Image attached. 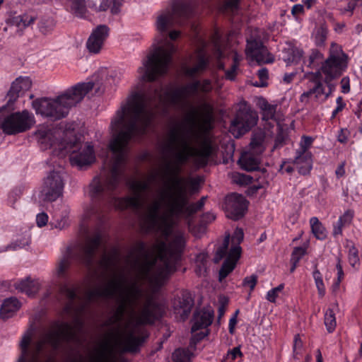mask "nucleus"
<instances>
[{
	"mask_svg": "<svg viewBox=\"0 0 362 362\" xmlns=\"http://www.w3.org/2000/svg\"><path fill=\"white\" fill-rule=\"evenodd\" d=\"M303 347V341L299 335H296L293 340V353L295 355L299 354Z\"/></svg>",
	"mask_w": 362,
	"mask_h": 362,
	"instance_id": "nucleus-51",
	"label": "nucleus"
},
{
	"mask_svg": "<svg viewBox=\"0 0 362 362\" xmlns=\"http://www.w3.org/2000/svg\"><path fill=\"white\" fill-rule=\"evenodd\" d=\"M305 254V249L304 247H296L292 252L291 261L298 262Z\"/></svg>",
	"mask_w": 362,
	"mask_h": 362,
	"instance_id": "nucleus-48",
	"label": "nucleus"
},
{
	"mask_svg": "<svg viewBox=\"0 0 362 362\" xmlns=\"http://www.w3.org/2000/svg\"><path fill=\"white\" fill-rule=\"evenodd\" d=\"M242 353L239 347H235L228 352V358L234 361L238 356H241Z\"/></svg>",
	"mask_w": 362,
	"mask_h": 362,
	"instance_id": "nucleus-54",
	"label": "nucleus"
},
{
	"mask_svg": "<svg viewBox=\"0 0 362 362\" xmlns=\"http://www.w3.org/2000/svg\"><path fill=\"white\" fill-rule=\"evenodd\" d=\"M64 185L62 170L51 171L44 180L40 197L44 201H55L62 195Z\"/></svg>",
	"mask_w": 362,
	"mask_h": 362,
	"instance_id": "nucleus-10",
	"label": "nucleus"
},
{
	"mask_svg": "<svg viewBox=\"0 0 362 362\" xmlns=\"http://www.w3.org/2000/svg\"><path fill=\"white\" fill-rule=\"evenodd\" d=\"M257 105L262 111V117L264 119L268 120L274 119L275 121L276 120L275 118L276 105L268 103V102L264 98H259L257 101Z\"/></svg>",
	"mask_w": 362,
	"mask_h": 362,
	"instance_id": "nucleus-28",
	"label": "nucleus"
},
{
	"mask_svg": "<svg viewBox=\"0 0 362 362\" xmlns=\"http://www.w3.org/2000/svg\"><path fill=\"white\" fill-rule=\"evenodd\" d=\"M111 1H110V4ZM122 4V0H113L112 5L110 4L111 13L113 14H117L120 11V7Z\"/></svg>",
	"mask_w": 362,
	"mask_h": 362,
	"instance_id": "nucleus-52",
	"label": "nucleus"
},
{
	"mask_svg": "<svg viewBox=\"0 0 362 362\" xmlns=\"http://www.w3.org/2000/svg\"><path fill=\"white\" fill-rule=\"evenodd\" d=\"M30 243V232L28 228H25L21 234L16 235V240L11 244L8 245L1 252L7 250H16L28 245Z\"/></svg>",
	"mask_w": 362,
	"mask_h": 362,
	"instance_id": "nucleus-26",
	"label": "nucleus"
},
{
	"mask_svg": "<svg viewBox=\"0 0 362 362\" xmlns=\"http://www.w3.org/2000/svg\"><path fill=\"white\" fill-rule=\"evenodd\" d=\"M346 226L339 220H338L334 225L333 235L334 236L341 235L342 234V228Z\"/></svg>",
	"mask_w": 362,
	"mask_h": 362,
	"instance_id": "nucleus-56",
	"label": "nucleus"
},
{
	"mask_svg": "<svg viewBox=\"0 0 362 362\" xmlns=\"http://www.w3.org/2000/svg\"><path fill=\"white\" fill-rule=\"evenodd\" d=\"M265 136L262 132L254 134L251 143V151L246 152L241 155L239 163L242 168L251 171L258 168L259 160L257 155L261 154L265 148Z\"/></svg>",
	"mask_w": 362,
	"mask_h": 362,
	"instance_id": "nucleus-11",
	"label": "nucleus"
},
{
	"mask_svg": "<svg viewBox=\"0 0 362 362\" xmlns=\"http://www.w3.org/2000/svg\"><path fill=\"white\" fill-rule=\"evenodd\" d=\"M193 306V299L187 291H182L173 303V311L176 317L184 320L189 315Z\"/></svg>",
	"mask_w": 362,
	"mask_h": 362,
	"instance_id": "nucleus-16",
	"label": "nucleus"
},
{
	"mask_svg": "<svg viewBox=\"0 0 362 362\" xmlns=\"http://www.w3.org/2000/svg\"><path fill=\"white\" fill-rule=\"evenodd\" d=\"M344 63L337 60L327 59L321 67V72L325 75L326 80H332V78L341 74Z\"/></svg>",
	"mask_w": 362,
	"mask_h": 362,
	"instance_id": "nucleus-22",
	"label": "nucleus"
},
{
	"mask_svg": "<svg viewBox=\"0 0 362 362\" xmlns=\"http://www.w3.org/2000/svg\"><path fill=\"white\" fill-rule=\"evenodd\" d=\"M313 139L310 136H303L300 141V147L303 151H305L312 144Z\"/></svg>",
	"mask_w": 362,
	"mask_h": 362,
	"instance_id": "nucleus-53",
	"label": "nucleus"
},
{
	"mask_svg": "<svg viewBox=\"0 0 362 362\" xmlns=\"http://www.w3.org/2000/svg\"><path fill=\"white\" fill-rule=\"evenodd\" d=\"M32 86V81L28 76H19L11 83L8 96L10 100H16L29 90Z\"/></svg>",
	"mask_w": 362,
	"mask_h": 362,
	"instance_id": "nucleus-20",
	"label": "nucleus"
},
{
	"mask_svg": "<svg viewBox=\"0 0 362 362\" xmlns=\"http://www.w3.org/2000/svg\"><path fill=\"white\" fill-rule=\"evenodd\" d=\"M55 228L62 229L66 226L68 225V220L66 218L64 217L60 221H57L56 223H53Z\"/></svg>",
	"mask_w": 362,
	"mask_h": 362,
	"instance_id": "nucleus-62",
	"label": "nucleus"
},
{
	"mask_svg": "<svg viewBox=\"0 0 362 362\" xmlns=\"http://www.w3.org/2000/svg\"><path fill=\"white\" fill-rule=\"evenodd\" d=\"M308 88L309 90L301 95L300 98L302 101H304L305 98L312 96L317 100L321 99L322 97H324V98H327L328 97V95L325 93L318 73L315 75H312L310 77Z\"/></svg>",
	"mask_w": 362,
	"mask_h": 362,
	"instance_id": "nucleus-19",
	"label": "nucleus"
},
{
	"mask_svg": "<svg viewBox=\"0 0 362 362\" xmlns=\"http://www.w3.org/2000/svg\"><path fill=\"white\" fill-rule=\"evenodd\" d=\"M295 164L300 174H308L312 168L311 156L308 154L298 156L295 160Z\"/></svg>",
	"mask_w": 362,
	"mask_h": 362,
	"instance_id": "nucleus-30",
	"label": "nucleus"
},
{
	"mask_svg": "<svg viewBox=\"0 0 362 362\" xmlns=\"http://www.w3.org/2000/svg\"><path fill=\"white\" fill-rule=\"evenodd\" d=\"M52 20L42 21L39 24V30L43 35H48L54 28Z\"/></svg>",
	"mask_w": 362,
	"mask_h": 362,
	"instance_id": "nucleus-42",
	"label": "nucleus"
},
{
	"mask_svg": "<svg viewBox=\"0 0 362 362\" xmlns=\"http://www.w3.org/2000/svg\"><path fill=\"white\" fill-rule=\"evenodd\" d=\"M92 81L78 83L54 98L42 97L32 103V107L37 115L56 121L65 117L70 108L81 101L84 96L93 89Z\"/></svg>",
	"mask_w": 362,
	"mask_h": 362,
	"instance_id": "nucleus-5",
	"label": "nucleus"
},
{
	"mask_svg": "<svg viewBox=\"0 0 362 362\" xmlns=\"http://www.w3.org/2000/svg\"><path fill=\"white\" fill-rule=\"evenodd\" d=\"M284 288V284H281L278 286L270 289L267 293L266 299L271 303H275L276 298L279 297L280 293L282 292Z\"/></svg>",
	"mask_w": 362,
	"mask_h": 362,
	"instance_id": "nucleus-40",
	"label": "nucleus"
},
{
	"mask_svg": "<svg viewBox=\"0 0 362 362\" xmlns=\"http://www.w3.org/2000/svg\"><path fill=\"white\" fill-rule=\"evenodd\" d=\"M109 33L107 26L101 25L98 26L92 33L87 41V48L93 53H98L101 49L104 41Z\"/></svg>",
	"mask_w": 362,
	"mask_h": 362,
	"instance_id": "nucleus-18",
	"label": "nucleus"
},
{
	"mask_svg": "<svg viewBox=\"0 0 362 362\" xmlns=\"http://www.w3.org/2000/svg\"><path fill=\"white\" fill-rule=\"evenodd\" d=\"M315 44L318 46L324 44L327 37V29L324 27L317 28L313 34Z\"/></svg>",
	"mask_w": 362,
	"mask_h": 362,
	"instance_id": "nucleus-37",
	"label": "nucleus"
},
{
	"mask_svg": "<svg viewBox=\"0 0 362 362\" xmlns=\"http://www.w3.org/2000/svg\"><path fill=\"white\" fill-rule=\"evenodd\" d=\"M6 108L0 109V129L5 134L16 135L30 129L35 124L34 115L27 110L5 113Z\"/></svg>",
	"mask_w": 362,
	"mask_h": 362,
	"instance_id": "nucleus-6",
	"label": "nucleus"
},
{
	"mask_svg": "<svg viewBox=\"0 0 362 362\" xmlns=\"http://www.w3.org/2000/svg\"><path fill=\"white\" fill-rule=\"evenodd\" d=\"M310 224L312 233L317 239L325 240L327 238V230L317 217H312Z\"/></svg>",
	"mask_w": 362,
	"mask_h": 362,
	"instance_id": "nucleus-31",
	"label": "nucleus"
},
{
	"mask_svg": "<svg viewBox=\"0 0 362 362\" xmlns=\"http://www.w3.org/2000/svg\"><path fill=\"white\" fill-rule=\"evenodd\" d=\"M243 230L241 228H236L231 238L232 245L229 253L219 272L220 281L226 278L235 268L241 255L240 244L243 241Z\"/></svg>",
	"mask_w": 362,
	"mask_h": 362,
	"instance_id": "nucleus-12",
	"label": "nucleus"
},
{
	"mask_svg": "<svg viewBox=\"0 0 362 362\" xmlns=\"http://www.w3.org/2000/svg\"><path fill=\"white\" fill-rule=\"evenodd\" d=\"M341 92L343 93H348L350 91V81L348 77H344L341 80Z\"/></svg>",
	"mask_w": 362,
	"mask_h": 362,
	"instance_id": "nucleus-55",
	"label": "nucleus"
},
{
	"mask_svg": "<svg viewBox=\"0 0 362 362\" xmlns=\"http://www.w3.org/2000/svg\"><path fill=\"white\" fill-rule=\"evenodd\" d=\"M247 208L245 198L238 194H231L226 199L225 210L227 217L238 220L242 218Z\"/></svg>",
	"mask_w": 362,
	"mask_h": 362,
	"instance_id": "nucleus-15",
	"label": "nucleus"
},
{
	"mask_svg": "<svg viewBox=\"0 0 362 362\" xmlns=\"http://www.w3.org/2000/svg\"><path fill=\"white\" fill-rule=\"evenodd\" d=\"M336 268L337 270V279L334 285V290H336L339 288V284L341 283V280L344 278V272L339 260L338 261V263L336 265Z\"/></svg>",
	"mask_w": 362,
	"mask_h": 362,
	"instance_id": "nucleus-49",
	"label": "nucleus"
},
{
	"mask_svg": "<svg viewBox=\"0 0 362 362\" xmlns=\"http://www.w3.org/2000/svg\"><path fill=\"white\" fill-rule=\"evenodd\" d=\"M74 135L67 139L64 146V153L60 156H64L69 153V160L72 165L82 168L93 163L95 160L93 146L90 143H81L73 140Z\"/></svg>",
	"mask_w": 362,
	"mask_h": 362,
	"instance_id": "nucleus-8",
	"label": "nucleus"
},
{
	"mask_svg": "<svg viewBox=\"0 0 362 362\" xmlns=\"http://www.w3.org/2000/svg\"><path fill=\"white\" fill-rule=\"evenodd\" d=\"M48 215L46 213L42 212L36 216V223L38 227L45 226L48 222Z\"/></svg>",
	"mask_w": 362,
	"mask_h": 362,
	"instance_id": "nucleus-50",
	"label": "nucleus"
},
{
	"mask_svg": "<svg viewBox=\"0 0 362 362\" xmlns=\"http://www.w3.org/2000/svg\"><path fill=\"white\" fill-rule=\"evenodd\" d=\"M328 59L345 62V55L340 46L332 43L330 47L329 57Z\"/></svg>",
	"mask_w": 362,
	"mask_h": 362,
	"instance_id": "nucleus-35",
	"label": "nucleus"
},
{
	"mask_svg": "<svg viewBox=\"0 0 362 362\" xmlns=\"http://www.w3.org/2000/svg\"><path fill=\"white\" fill-rule=\"evenodd\" d=\"M212 86L209 80L195 81L174 90L156 89L147 93L136 92L131 94L122 104L111 121L112 138L110 143L112 159L105 167L99 177L90 184L92 197L103 192L115 189L122 177L126 157V146L129 141L143 134L150 127L156 115L167 107H182L188 105L187 98L195 95L199 90L209 92Z\"/></svg>",
	"mask_w": 362,
	"mask_h": 362,
	"instance_id": "nucleus-2",
	"label": "nucleus"
},
{
	"mask_svg": "<svg viewBox=\"0 0 362 362\" xmlns=\"http://www.w3.org/2000/svg\"><path fill=\"white\" fill-rule=\"evenodd\" d=\"M238 311L237 310L235 313V315L230 319L229 320V332L230 333L233 334L235 327V325L237 324V315Z\"/></svg>",
	"mask_w": 362,
	"mask_h": 362,
	"instance_id": "nucleus-58",
	"label": "nucleus"
},
{
	"mask_svg": "<svg viewBox=\"0 0 362 362\" xmlns=\"http://www.w3.org/2000/svg\"><path fill=\"white\" fill-rule=\"evenodd\" d=\"M313 276L317 289L318 295L320 298H322L325 295V286L322 274L318 269H315L313 272Z\"/></svg>",
	"mask_w": 362,
	"mask_h": 362,
	"instance_id": "nucleus-34",
	"label": "nucleus"
},
{
	"mask_svg": "<svg viewBox=\"0 0 362 362\" xmlns=\"http://www.w3.org/2000/svg\"><path fill=\"white\" fill-rule=\"evenodd\" d=\"M257 283V276L255 274H252L249 276H246L243 282V285L245 287H249L250 291H253Z\"/></svg>",
	"mask_w": 362,
	"mask_h": 362,
	"instance_id": "nucleus-46",
	"label": "nucleus"
},
{
	"mask_svg": "<svg viewBox=\"0 0 362 362\" xmlns=\"http://www.w3.org/2000/svg\"><path fill=\"white\" fill-rule=\"evenodd\" d=\"M62 293L71 300L77 298L76 291L68 285H65L62 288Z\"/></svg>",
	"mask_w": 362,
	"mask_h": 362,
	"instance_id": "nucleus-47",
	"label": "nucleus"
},
{
	"mask_svg": "<svg viewBox=\"0 0 362 362\" xmlns=\"http://www.w3.org/2000/svg\"><path fill=\"white\" fill-rule=\"evenodd\" d=\"M247 42L245 52L250 62H256L257 64H267L274 62V56L268 52L267 49L263 46L259 40L250 37L247 39Z\"/></svg>",
	"mask_w": 362,
	"mask_h": 362,
	"instance_id": "nucleus-13",
	"label": "nucleus"
},
{
	"mask_svg": "<svg viewBox=\"0 0 362 362\" xmlns=\"http://www.w3.org/2000/svg\"><path fill=\"white\" fill-rule=\"evenodd\" d=\"M34 335L33 328H29L20 341L21 354L17 362H50L47 346L57 348L61 341L74 340L75 329L67 322H62L48 334L31 346Z\"/></svg>",
	"mask_w": 362,
	"mask_h": 362,
	"instance_id": "nucleus-4",
	"label": "nucleus"
},
{
	"mask_svg": "<svg viewBox=\"0 0 362 362\" xmlns=\"http://www.w3.org/2000/svg\"><path fill=\"white\" fill-rule=\"evenodd\" d=\"M214 318V311L211 308H204L197 312L193 318V325L192 326V332L205 328L209 326Z\"/></svg>",
	"mask_w": 362,
	"mask_h": 362,
	"instance_id": "nucleus-21",
	"label": "nucleus"
},
{
	"mask_svg": "<svg viewBox=\"0 0 362 362\" xmlns=\"http://www.w3.org/2000/svg\"><path fill=\"white\" fill-rule=\"evenodd\" d=\"M354 216V211L351 209H348L344 211V213L339 218L338 220L340 221L345 226L349 225Z\"/></svg>",
	"mask_w": 362,
	"mask_h": 362,
	"instance_id": "nucleus-45",
	"label": "nucleus"
},
{
	"mask_svg": "<svg viewBox=\"0 0 362 362\" xmlns=\"http://www.w3.org/2000/svg\"><path fill=\"white\" fill-rule=\"evenodd\" d=\"M21 307V303L16 298H9L3 302L0 309V317L8 319L12 317Z\"/></svg>",
	"mask_w": 362,
	"mask_h": 362,
	"instance_id": "nucleus-25",
	"label": "nucleus"
},
{
	"mask_svg": "<svg viewBox=\"0 0 362 362\" xmlns=\"http://www.w3.org/2000/svg\"><path fill=\"white\" fill-rule=\"evenodd\" d=\"M98 74L100 77L98 82L103 84L105 88H112L118 84L121 80L120 74L106 68L101 69Z\"/></svg>",
	"mask_w": 362,
	"mask_h": 362,
	"instance_id": "nucleus-24",
	"label": "nucleus"
},
{
	"mask_svg": "<svg viewBox=\"0 0 362 362\" xmlns=\"http://www.w3.org/2000/svg\"><path fill=\"white\" fill-rule=\"evenodd\" d=\"M258 116L246 104L240 105L235 118L232 121L230 132L236 138L240 136L257 124Z\"/></svg>",
	"mask_w": 362,
	"mask_h": 362,
	"instance_id": "nucleus-9",
	"label": "nucleus"
},
{
	"mask_svg": "<svg viewBox=\"0 0 362 362\" xmlns=\"http://www.w3.org/2000/svg\"><path fill=\"white\" fill-rule=\"evenodd\" d=\"M229 245V236L226 237L223 246L217 249L214 261L218 262L225 255L226 250Z\"/></svg>",
	"mask_w": 362,
	"mask_h": 362,
	"instance_id": "nucleus-43",
	"label": "nucleus"
},
{
	"mask_svg": "<svg viewBox=\"0 0 362 362\" xmlns=\"http://www.w3.org/2000/svg\"><path fill=\"white\" fill-rule=\"evenodd\" d=\"M322 54L317 51V50H313L310 56V62H309V65H311L312 64L314 63L315 60L317 59H322Z\"/></svg>",
	"mask_w": 362,
	"mask_h": 362,
	"instance_id": "nucleus-61",
	"label": "nucleus"
},
{
	"mask_svg": "<svg viewBox=\"0 0 362 362\" xmlns=\"http://www.w3.org/2000/svg\"><path fill=\"white\" fill-rule=\"evenodd\" d=\"M73 136L71 131L63 132L59 129H51L45 125H40L35 132V136L41 148H53L54 152L60 156L64 153V146L67 139Z\"/></svg>",
	"mask_w": 362,
	"mask_h": 362,
	"instance_id": "nucleus-7",
	"label": "nucleus"
},
{
	"mask_svg": "<svg viewBox=\"0 0 362 362\" xmlns=\"http://www.w3.org/2000/svg\"><path fill=\"white\" fill-rule=\"evenodd\" d=\"M337 140L342 144H344L348 140L347 130L341 129L337 136Z\"/></svg>",
	"mask_w": 362,
	"mask_h": 362,
	"instance_id": "nucleus-59",
	"label": "nucleus"
},
{
	"mask_svg": "<svg viewBox=\"0 0 362 362\" xmlns=\"http://www.w3.org/2000/svg\"><path fill=\"white\" fill-rule=\"evenodd\" d=\"M201 46L189 57L187 62L183 66V71L185 75L188 76H194L199 74L206 68L209 61L204 49V44L202 40L201 41Z\"/></svg>",
	"mask_w": 362,
	"mask_h": 362,
	"instance_id": "nucleus-14",
	"label": "nucleus"
},
{
	"mask_svg": "<svg viewBox=\"0 0 362 362\" xmlns=\"http://www.w3.org/2000/svg\"><path fill=\"white\" fill-rule=\"evenodd\" d=\"M69 260L66 257H63L58 262L56 268V272L58 276H63L66 270L69 266Z\"/></svg>",
	"mask_w": 362,
	"mask_h": 362,
	"instance_id": "nucleus-44",
	"label": "nucleus"
},
{
	"mask_svg": "<svg viewBox=\"0 0 362 362\" xmlns=\"http://www.w3.org/2000/svg\"><path fill=\"white\" fill-rule=\"evenodd\" d=\"M325 325L329 332H332L337 325L335 313L332 308H328L325 314Z\"/></svg>",
	"mask_w": 362,
	"mask_h": 362,
	"instance_id": "nucleus-33",
	"label": "nucleus"
},
{
	"mask_svg": "<svg viewBox=\"0 0 362 362\" xmlns=\"http://www.w3.org/2000/svg\"><path fill=\"white\" fill-rule=\"evenodd\" d=\"M179 14L175 11L160 12L156 21L158 35L155 38L157 47L152 50L138 69L141 80L153 81L165 74L169 69L173 53L175 51L174 45L167 37V32L174 25L180 24Z\"/></svg>",
	"mask_w": 362,
	"mask_h": 362,
	"instance_id": "nucleus-3",
	"label": "nucleus"
},
{
	"mask_svg": "<svg viewBox=\"0 0 362 362\" xmlns=\"http://www.w3.org/2000/svg\"><path fill=\"white\" fill-rule=\"evenodd\" d=\"M303 6L300 4H296L293 6L291 12L293 16H296L298 14H300L303 13Z\"/></svg>",
	"mask_w": 362,
	"mask_h": 362,
	"instance_id": "nucleus-63",
	"label": "nucleus"
},
{
	"mask_svg": "<svg viewBox=\"0 0 362 362\" xmlns=\"http://www.w3.org/2000/svg\"><path fill=\"white\" fill-rule=\"evenodd\" d=\"M358 4H362V0H349L346 11H352Z\"/></svg>",
	"mask_w": 362,
	"mask_h": 362,
	"instance_id": "nucleus-60",
	"label": "nucleus"
},
{
	"mask_svg": "<svg viewBox=\"0 0 362 362\" xmlns=\"http://www.w3.org/2000/svg\"><path fill=\"white\" fill-rule=\"evenodd\" d=\"M337 106H336V108L333 110L332 112V117H335L336 115L342 110V109L344 108V104L342 102V98L341 97H338L337 98Z\"/></svg>",
	"mask_w": 362,
	"mask_h": 362,
	"instance_id": "nucleus-57",
	"label": "nucleus"
},
{
	"mask_svg": "<svg viewBox=\"0 0 362 362\" xmlns=\"http://www.w3.org/2000/svg\"><path fill=\"white\" fill-rule=\"evenodd\" d=\"M233 64L232 65L230 69L226 71V78L231 80V81L235 79L237 69H238L239 62L241 58H240V57H239L237 54V53L235 52L233 54Z\"/></svg>",
	"mask_w": 362,
	"mask_h": 362,
	"instance_id": "nucleus-39",
	"label": "nucleus"
},
{
	"mask_svg": "<svg viewBox=\"0 0 362 362\" xmlns=\"http://www.w3.org/2000/svg\"><path fill=\"white\" fill-rule=\"evenodd\" d=\"M212 121L213 108L209 103L189 105L182 121L170 130L163 146L166 158L161 169L147 177L129 180L127 185L132 195L112 200L117 209H138L144 192L151 191L158 180L163 185L146 202L144 221L148 229L160 232L164 240H157L147 250L144 245L139 246V257L132 263L129 276L119 275L113 259L105 255L98 270L93 268L99 235L88 240L83 248L81 259L88 269L81 288L86 300L115 298L118 303L116 325L103 341H143L141 324L153 322L163 313L162 305L141 286L146 283L156 289L177 269L186 238L184 233L174 226L179 219L188 218L204 205V199L196 204L189 202L185 180L178 174L187 161L198 166L206 163L211 148L205 134Z\"/></svg>",
	"mask_w": 362,
	"mask_h": 362,
	"instance_id": "nucleus-1",
	"label": "nucleus"
},
{
	"mask_svg": "<svg viewBox=\"0 0 362 362\" xmlns=\"http://www.w3.org/2000/svg\"><path fill=\"white\" fill-rule=\"evenodd\" d=\"M14 286L20 292L28 296H33L39 291L41 283L38 279L27 277L15 283Z\"/></svg>",
	"mask_w": 362,
	"mask_h": 362,
	"instance_id": "nucleus-23",
	"label": "nucleus"
},
{
	"mask_svg": "<svg viewBox=\"0 0 362 362\" xmlns=\"http://www.w3.org/2000/svg\"><path fill=\"white\" fill-rule=\"evenodd\" d=\"M259 81H255L252 83L254 86L264 87L267 86V80L269 78L268 70L265 68L261 69L258 71Z\"/></svg>",
	"mask_w": 362,
	"mask_h": 362,
	"instance_id": "nucleus-41",
	"label": "nucleus"
},
{
	"mask_svg": "<svg viewBox=\"0 0 362 362\" xmlns=\"http://www.w3.org/2000/svg\"><path fill=\"white\" fill-rule=\"evenodd\" d=\"M303 54L302 49L288 44L286 47L283 49L282 58L287 65H290L299 62Z\"/></svg>",
	"mask_w": 362,
	"mask_h": 362,
	"instance_id": "nucleus-27",
	"label": "nucleus"
},
{
	"mask_svg": "<svg viewBox=\"0 0 362 362\" xmlns=\"http://www.w3.org/2000/svg\"><path fill=\"white\" fill-rule=\"evenodd\" d=\"M173 362H190V354L185 349H177L173 354Z\"/></svg>",
	"mask_w": 362,
	"mask_h": 362,
	"instance_id": "nucleus-38",
	"label": "nucleus"
},
{
	"mask_svg": "<svg viewBox=\"0 0 362 362\" xmlns=\"http://www.w3.org/2000/svg\"><path fill=\"white\" fill-rule=\"evenodd\" d=\"M207 254L201 252L195 258V272L199 276L204 275L207 269Z\"/></svg>",
	"mask_w": 362,
	"mask_h": 362,
	"instance_id": "nucleus-32",
	"label": "nucleus"
},
{
	"mask_svg": "<svg viewBox=\"0 0 362 362\" xmlns=\"http://www.w3.org/2000/svg\"><path fill=\"white\" fill-rule=\"evenodd\" d=\"M347 247H349L348 257L349 264L351 267H356L359 265L358 251L355 245L351 243H349L347 245Z\"/></svg>",
	"mask_w": 362,
	"mask_h": 362,
	"instance_id": "nucleus-36",
	"label": "nucleus"
},
{
	"mask_svg": "<svg viewBox=\"0 0 362 362\" xmlns=\"http://www.w3.org/2000/svg\"><path fill=\"white\" fill-rule=\"evenodd\" d=\"M110 6V0H100L98 9L100 11H106Z\"/></svg>",
	"mask_w": 362,
	"mask_h": 362,
	"instance_id": "nucleus-64",
	"label": "nucleus"
},
{
	"mask_svg": "<svg viewBox=\"0 0 362 362\" xmlns=\"http://www.w3.org/2000/svg\"><path fill=\"white\" fill-rule=\"evenodd\" d=\"M66 6L76 16L83 17L86 11L85 0H67Z\"/></svg>",
	"mask_w": 362,
	"mask_h": 362,
	"instance_id": "nucleus-29",
	"label": "nucleus"
},
{
	"mask_svg": "<svg viewBox=\"0 0 362 362\" xmlns=\"http://www.w3.org/2000/svg\"><path fill=\"white\" fill-rule=\"evenodd\" d=\"M35 20V17L28 13L13 16L7 21L4 31L8 32L11 35L20 33L26 27L33 23Z\"/></svg>",
	"mask_w": 362,
	"mask_h": 362,
	"instance_id": "nucleus-17",
	"label": "nucleus"
}]
</instances>
